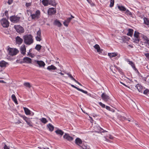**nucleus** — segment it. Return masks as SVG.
<instances>
[{
    "label": "nucleus",
    "mask_w": 149,
    "mask_h": 149,
    "mask_svg": "<svg viewBox=\"0 0 149 149\" xmlns=\"http://www.w3.org/2000/svg\"><path fill=\"white\" fill-rule=\"evenodd\" d=\"M24 109L25 114L26 115H30L31 114V111L26 107H24Z\"/></svg>",
    "instance_id": "nucleus-30"
},
{
    "label": "nucleus",
    "mask_w": 149,
    "mask_h": 149,
    "mask_svg": "<svg viewBox=\"0 0 149 149\" xmlns=\"http://www.w3.org/2000/svg\"><path fill=\"white\" fill-rule=\"evenodd\" d=\"M39 149H46L45 148H44V147H38Z\"/></svg>",
    "instance_id": "nucleus-64"
},
{
    "label": "nucleus",
    "mask_w": 149,
    "mask_h": 149,
    "mask_svg": "<svg viewBox=\"0 0 149 149\" xmlns=\"http://www.w3.org/2000/svg\"><path fill=\"white\" fill-rule=\"evenodd\" d=\"M56 69V68L52 65L50 66H48L47 68V69L49 71H51L52 70H55Z\"/></svg>",
    "instance_id": "nucleus-25"
},
{
    "label": "nucleus",
    "mask_w": 149,
    "mask_h": 149,
    "mask_svg": "<svg viewBox=\"0 0 149 149\" xmlns=\"http://www.w3.org/2000/svg\"><path fill=\"white\" fill-rule=\"evenodd\" d=\"M125 14L127 16H129L130 17H132V13L128 9L126 10L125 12Z\"/></svg>",
    "instance_id": "nucleus-32"
},
{
    "label": "nucleus",
    "mask_w": 149,
    "mask_h": 149,
    "mask_svg": "<svg viewBox=\"0 0 149 149\" xmlns=\"http://www.w3.org/2000/svg\"><path fill=\"white\" fill-rule=\"evenodd\" d=\"M79 147L81 148H82V149H87V146L84 145L82 146H79Z\"/></svg>",
    "instance_id": "nucleus-49"
},
{
    "label": "nucleus",
    "mask_w": 149,
    "mask_h": 149,
    "mask_svg": "<svg viewBox=\"0 0 149 149\" xmlns=\"http://www.w3.org/2000/svg\"><path fill=\"white\" fill-rule=\"evenodd\" d=\"M102 99L105 102H107L110 99L109 97L105 93H103L101 96Z\"/></svg>",
    "instance_id": "nucleus-10"
},
{
    "label": "nucleus",
    "mask_w": 149,
    "mask_h": 149,
    "mask_svg": "<svg viewBox=\"0 0 149 149\" xmlns=\"http://www.w3.org/2000/svg\"><path fill=\"white\" fill-rule=\"evenodd\" d=\"M41 36H37L36 37V40L37 41H40L42 40V38H41Z\"/></svg>",
    "instance_id": "nucleus-43"
},
{
    "label": "nucleus",
    "mask_w": 149,
    "mask_h": 149,
    "mask_svg": "<svg viewBox=\"0 0 149 149\" xmlns=\"http://www.w3.org/2000/svg\"><path fill=\"white\" fill-rule=\"evenodd\" d=\"M8 63L4 61H0V66L1 68L6 67V65Z\"/></svg>",
    "instance_id": "nucleus-23"
},
{
    "label": "nucleus",
    "mask_w": 149,
    "mask_h": 149,
    "mask_svg": "<svg viewBox=\"0 0 149 149\" xmlns=\"http://www.w3.org/2000/svg\"><path fill=\"white\" fill-rule=\"evenodd\" d=\"M114 0H110V7H113L114 6Z\"/></svg>",
    "instance_id": "nucleus-42"
},
{
    "label": "nucleus",
    "mask_w": 149,
    "mask_h": 149,
    "mask_svg": "<svg viewBox=\"0 0 149 149\" xmlns=\"http://www.w3.org/2000/svg\"><path fill=\"white\" fill-rule=\"evenodd\" d=\"M119 10L122 11H125L126 10V8L123 6H117Z\"/></svg>",
    "instance_id": "nucleus-27"
},
{
    "label": "nucleus",
    "mask_w": 149,
    "mask_h": 149,
    "mask_svg": "<svg viewBox=\"0 0 149 149\" xmlns=\"http://www.w3.org/2000/svg\"><path fill=\"white\" fill-rule=\"evenodd\" d=\"M31 3H26L25 4V6L27 7H29V6H31Z\"/></svg>",
    "instance_id": "nucleus-53"
},
{
    "label": "nucleus",
    "mask_w": 149,
    "mask_h": 149,
    "mask_svg": "<svg viewBox=\"0 0 149 149\" xmlns=\"http://www.w3.org/2000/svg\"><path fill=\"white\" fill-rule=\"evenodd\" d=\"M56 134L61 137L63 134L64 132L62 130L58 129L55 131Z\"/></svg>",
    "instance_id": "nucleus-18"
},
{
    "label": "nucleus",
    "mask_w": 149,
    "mask_h": 149,
    "mask_svg": "<svg viewBox=\"0 0 149 149\" xmlns=\"http://www.w3.org/2000/svg\"><path fill=\"white\" fill-rule=\"evenodd\" d=\"M143 19L144 24L146 25H148L149 24V20L148 19L144 17L143 18Z\"/></svg>",
    "instance_id": "nucleus-36"
},
{
    "label": "nucleus",
    "mask_w": 149,
    "mask_h": 149,
    "mask_svg": "<svg viewBox=\"0 0 149 149\" xmlns=\"http://www.w3.org/2000/svg\"><path fill=\"white\" fill-rule=\"evenodd\" d=\"M53 24L54 25L57 26L58 27H60L62 26V24L57 19H56L53 22Z\"/></svg>",
    "instance_id": "nucleus-19"
},
{
    "label": "nucleus",
    "mask_w": 149,
    "mask_h": 149,
    "mask_svg": "<svg viewBox=\"0 0 149 149\" xmlns=\"http://www.w3.org/2000/svg\"><path fill=\"white\" fill-rule=\"evenodd\" d=\"M109 111H111L113 112H114L115 111V110L114 109H111V110H109Z\"/></svg>",
    "instance_id": "nucleus-62"
},
{
    "label": "nucleus",
    "mask_w": 149,
    "mask_h": 149,
    "mask_svg": "<svg viewBox=\"0 0 149 149\" xmlns=\"http://www.w3.org/2000/svg\"><path fill=\"white\" fill-rule=\"evenodd\" d=\"M140 34V33L136 31H135L134 34V36L135 38H136L135 39H134L133 42H134L138 43L140 40L139 34Z\"/></svg>",
    "instance_id": "nucleus-6"
},
{
    "label": "nucleus",
    "mask_w": 149,
    "mask_h": 149,
    "mask_svg": "<svg viewBox=\"0 0 149 149\" xmlns=\"http://www.w3.org/2000/svg\"><path fill=\"white\" fill-rule=\"evenodd\" d=\"M13 0H8L7 3L9 5H10L13 3Z\"/></svg>",
    "instance_id": "nucleus-54"
},
{
    "label": "nucleus",
    "mask_w": 149,
    "mask_h": 149,
    "mask_svg": "<svg viewBox=\"0 0 149 149\" xmlns=\"http://www.w3.org/2000/svg\"><path fill=\"white\" fill-rule=\"evenodd\" d=\"M21 53L23 55H24L26 54V48L25 45H22L20 48Z\"/></svg>",
    "instance_id": "nucleus-13"
},
{
    "label": "nucleus",
    "mask_w": 149,
    "mask_h": 149,
    "mask_svg": "<svg viewBox=\"0 0 149 149\" xmlns=\"http://www.w3.org/2000/svg\"><path fill=\"white\" fill-rule=\"evenodd\" d=\"M128 62L129 64L132 67H134V66L135 65L134 64L132 61H128Z\"/></svg>",
    "instance_id": "nucleus-46"
},
{
    "label": "nucleus",
    "mask_w": 149,
    "mask_h": 149,
    "mask_svg": "<svg viewBox=\"0 0 149 149\" xmlns=\"http://www.w3.org/2000/svg\"><path fill=\"white\" fill-rule=\"evenodd\" d=\"M70 85L72 87L77 89L79 91H80L85 94H87L88 95H89V94L88 93L87 91H84L82 89H81L75 86H74V85H73V84H70Z\"/></svg>",
    "instance_id": "nucleus-12"
},
{
    "label": "nucleus",
    "mask_w": 149,
    "mask_h": 149,
    "mask_svg": "<svg viewBox=\"0 0 149 149\" xmlns=\"http://www.w3.org/2000/svg\"><path fill=\"white\" fill-rule=\"evenodd\" d=\"M40 121L42 123L44 124H45L48 121L47 120L46 118H42L40 119Z\"/></svg>",
    "instance_id": "nucleus-39"
},
{
    "label": "nucleus",
    "mask_w": 149,
    "mask_h": 149,
    "mask_svg": "<svg viewBox=\"0 0 149 149\" xmlns=\"http://www.w3.org/2000/svg\"><path fill=\"white\" fill-rule=\"evenodd\" d=\"M65 73L67 74L69 76V77L72 80L74 81L75 80V79L74 78L72 75L69 73H67L65 72Z\"/></svg>",
    "instance_id": "nucleus-38"
},
{
    "label": "nucleus",
    "mask_w": 149,
    "mask_h": 149,
    "mask_svg": "<svg viewBox=\"0 0 149 149\" xmlns=\"http://www.w3.org/2000/svg\"><path fill=\"white\" fill-rule=\"evenodd\" d=\"M20 19V17H17V15H15L10 16V20L12 22L16 23L19 22Z\"/></svg>",
    "instance_id": "nucleus-5"
},
{
    "label": "nucleus",
    "mask_w": 149,
    "mask_h": 149,
    "mask_svg": "<svg viewBox=\"0 0 149 149\" xmlns=\"http://www.w3.org/2000/svg\"><path fill=\"white\" fill-rule=\"evenodd\" d=\"M33 36L31 34H26L23 36L24 42L26 45H30L33 42Z\"/></svg>",
    "instance_id": "nucleus-1"
},
{
    "label": "nucleus",
    "mask_w": 149,
    "mask_h": 149,
    "mask_svg": "<svg viewBox=\"0 0 149 149\" xmlns=\"http://www.w3.org/2000/svg\"><path fill=\"white\" fill-rule=\"evenodd\" d=\"M130 39V38L127 36H123L122 37V39L123 41L125 42H126L127 41L129 40Z\"/></svg>",
    "instance_id": "nucleus-33"
},
{
    "label": "nucleus",
    "mask_w": 149,
    "mask_h": 149,
    "mask_svg": "<svg viewBox=\"0 0 149 149\" xmlns=\"http://www.w3.org/2000/svg\"><path fill=\"white\" fill-rule=\"evenodd\" d=\"M144 43L146 44V46H147V45H148L147 47L149 48V39H147L144 42Z\"/></svg>",
    "instance_id": "nucleus-45"
},
{
    "label": "nucleus",
    "mask_w": 149,
    "mask_h": 149,
    "mask_svg": "<svg viewBox=\"0 0 149 149\" xmlns=\"http://www.w3.org/2000/svg\"><path fill=\"white\" fill-rule=\"evenodd\" d=\"M35 62L39 65V67H44L45 64V63L42 61H35Z\"/></svg>",
    "instance_id": "nucleus-15"
},
{
    "label": "nucleus",
    "mask_w": 149,
    "mask_h": 149,
    "mask_svg": "<svg viewBox=\"0 0 149 149\" xmlns=\"http://www.w3.org/2000/svg\"><path fill=\"white\" fill-rule=\"evenodd\" d=\"M106 108L109 111L111 110V108L108 106H106Z\"/></svg>",
    "instance_id": "nucleus-57"
},
{
    "label": "nucleus",
    "mask_w": 149,
    "mask_h": 149,
    "mask_svg": "<svg viewBox=\"0 0 149 149\" xmlns=\"http://www.w3.org/2000/svg\"><path fill=\"white\" fill-rule=\"evenodd\" d=\"M2 26L4 28H8L9 25V22L5 18H3L0 21Z\"/></svg>",
    "instance_id": "nucleus-3"
},
{
    "label": "nucleus",
    "mask_w": 149,
    "mask_h": 149,
    "mask_svg": "<svg viewBox=\"0 0 149 149\" xmlns=\"http://www.w3.org/2000/svg\"><path fill=\"white\" fill-rule=\"evenodd\" d=\"M82 140L79 138H77L75 140V143L78 145L79 147L80 145L82 144Z\"/></svg>",
    "instance_id": "nucleus-17"
},
{
    "label": "nucleus",
    "mask_w": 149,
    "mask_h": 149,
    "mask_svg": "<svg viewBox=\"0 0 149 149\" xmlns=\"http://www.w3.org/2000/svg\"><path fill=\"white\" fill-rule=\"evenodd\" d=\"M71 20V18L69 17L65 21L63 22V24L64 26L66 27H68V25L69 23L70 22Z\"/></svg>",
    "instance_id": "nucleus-20"
},
{
    "label": "nucleus",
    "mask_w": 149,
    "mask_h": 149,
    "mask_svg": "<svg viewBox=\"0 0 149 149\" xmlns=\"http://www.w3.org/2000/svg\"><path fill=\"white\" fill-rule=\"evenodd\" d=\"M34 15L37 17V19H38L40 17V12L39 10H37Z\"/></svg>",
    "instance_id": "nucleus-26"
},
{
    "label": "nucleus",
    "mask_w": 149,
    "mask_h": 149,
    "mask_svg": "<svg viewBox=\"0 0 149 149\" xmlns=\"http://www.w3.org/2000/svg\"><path fill=\"white\" fill-rule=\"evenodd\" d=\"M24 85L26 87L30 88L31 86L30 85V83L29 82H25L24 84Z\"/></svg>",
    "instance_id": "nucleus-40"
},
{
    "label": "nucleus",
    "mask_w": 149,
    "mask_h": 149,
    "mask_svg": "<svg viewBox=\"0 0 149 149\" xmlns=\"http://www.w3.org/2000/svg\"><path fill=\"white\" fill-rule=\"evenodd\" d=\"M47 127L49 129V131H52L54 129V127L51 124L49 123L47 125Z\"/></svg>",
    "instance_id": "nucleus-29"
},
{
    "label": "nucleus",
    "mask_w": 149,
    "mask_h": 149,
    "mask_svg": "<svg viewBox=\"0 0 149 149\" xmlns=\"http://www.w3.org/2000/svg\"><path fill=\"white\" fill-rule=\"evenodd\" d=\"M132 68L135 71H136L137 70V69L136 68L135 65L134 66V67H132Z\"/></svg>",
    "instance_id": "nucleus-63"
},
{
    "label": "nucleus",
    "mask_w": 149,
    "mask_h": 149,
    "mask_svg": "<svg viewBox=\"0 0 149 149\" xmlns=\"http://www.w3.org/2000/svg\"><path fill=\"white\" fill-rule=\"evenodd\" d=\"M99 104L102 107L104 108L105 107V105L103 104L102 102H99Z\"/></svg>",
    "instance_id": "nucleus-48"
},
{
    "label": "nucleus",
    "mask_w": 149,
    "mask_h": 149,
    "mask_svg": "<svg viewBox=\"0 0 149 149\" xmlns=\"http://www.w3.org/2000/svg\"><path fill=\"white\" fill-rule=\"evenodd\" d=\"M37 36H41V31L40 29L37 32Z\"/></svg>",
    "instance_id": "nucleus-47"
},
{
    "label": "nucleus",
    "mask_w": 149,
    "mask_h": 149,
    "mask_svg": "<svg viewBox=\"0 0 149 149\" xmlns=\"http://www.w3.org/2000/svg\"><path fill=\"white\" fill-rule=\"evenodd\" d=\"M117 69L118 70L119 72H122V70L120 68H117Z\"/></svg>",
    "instance_id": "nucleus-61"
},
{
    "label": "nucleus",
    "mask_w": 149,
    "mask_h": 149,
    "mask_svg": "<svg viewBox=\"0 0 149 149\" xmlns=\"http://www.w3.org/2000/svg\"><path fill=\"white\" fill-rule=\"evenodd\" d=\"M30 55H29V56L31 57L32 58H33L34 57L35 55L34 54H32V53H30Z\"/></svg>",
    "instance_id": "nucleus-56"
},
{
    "label": "nucleus",
    "mask_w": 149,
    "mask_h": 149,
    "mask_svg": "<svg viewBox=\"0 0 149 149\" xmlns=\"http://www.w3.org/2000/svg\"><path fill=\"white\" fill-rule=\"evenodd\" d=\"M49 0H42V3L45 6H47L48 5Z\"/></svg>",
    "instance_id": "nucleus-34"
},
{
    "label": "nucleus",
    "mask_w": 149,
    "mask_h": 149,
    "mask_svg": "<svg viewBox=\"0 0 149 149\" xmlns=\"http://www.w3.org/2000/svg\"><path fill=\"white\" fill-rule=\"evenodd\" d=\"M12 99L14 102L17 104H18L17 101V100L16 97L14 94H13L11 96Z\"/></svg>",
    "instance_id": "nucleus-31"
},
{
    "label": "nucleus",
    "mask_w": 149,
    "mask_h": 149,
    "mask_svg": "<svg viewBox=\"0 0 149 149\" xmlns=\"http://www.w3.org/2000/svg\"><path fill=\"white\" fill-rule=\"evenodd\" d=\"M135 87L138 89V91L142 93V86L140 84H138L135 86Z\"/></svg>",
    "instance_id": "nucleus-21"
},
{
    "label": "nucleus",
    "mask_w": 149,
    "mask_h": 149,
    "mask_svg": "<svg viewBox=\"0 0 149 149\" xmlns=\"http://www.w3.org/2000/svg\"><path fill=\"white\" fill-rule=\"evenodd\" d=\"M74 81L76 83H77L79 85H80V86H82V85L80 83H79L78 81H77L75 79V80Z\"/></svg>",
    "instance_id": "nucleus-59"
},
{
    "label": "nucleus",
    "mask_w": 149,
    "mask_h": 149,
    "mask_svg": "<svg viewBox=\"0 0 149 149\" xmlns=\"http://www.w3.org/2000/svg\"><path fill=\"white\" fill-rule=\"evenodd\" d=\"M19 116L21 117L26 122L28 125L30 127H33V125L31 124V122L30 121L29 118H28L27 117L24 115L19 114Z\"/></svg>",
    "instance_id": "nucleus-7"
},
{
    "label": "nucleus",
    "mask_w": 149,
    "mask_h": 149,
    "mask_svg": "<svg viewBox=\"0 0 149 149\" xmlns=\"http://www.w3.org/2000/svg\"><path fill=\"white\" fill-rule=\"evenodd\" d=\"M143 39L144 42L146 41L147 39H149L146 36H144L143 37Z\"/></svg>",
    "instance_id": "nucleus-52"
},
{
    "label": "nucleus",
    "mask_w": 149,
    "mask_h": 149,
    "mask_svg": "<svg viewBox=\"0 0 149 149\" xmlns=\"http://www.w3.org/2000/svg\"><path fill=\"white\" fill-rule=\"evenodd\" d=\"M48 5L56 7L57 3H56L55 0H49Z\"/></svg>",
    "instance_id": "nucleus-22"
},
{
    "label": "nucleus",
    "mask_w": 149,
    "mask_h": 149,
    "mask_svg": "<svg viewBox=\"0 0 149 149\" xmlns=\"http://www.w3.org/2000/svg\"><path fill=\"white\" fill-rule=\"evenodd\" d=\"M31 18L32 19H37V17L34 14H31L30 15Z\"/></svg>",
    "instance_id": "nucleus-44"
},
{
    "label": "nucleus",
    "mask_w": 149,
    "mask_h": 149,
    "mask_svg": "<svg viewBox=\"0 0 149 149\" xmlns=\"http://www.w3.org/2000/svg\"><path fill=\"white\" fill-rule=\"evenodd\" d=\"M63 138L64 139L70 141H72L73 140V138L70 136L69 134L68 133H65L63 136Z\"/></svg>",
    "instance_id": "nucleus-9"
},
{
    "label": "nucleus",
    "mask_w": 149,
    "mask_h": 149,
    "mask_svg": "<svg viewBox=\"0 0 149 149\" xmlns=\"http://www.w3.org/2000/svg\"><path fill=\"white\" fill-rule=\"evenodd\" d=\"M118 118L120 120H124L126 119V118L124 116H123L121 115H118Z\"/></svg>",
    "instance_id": "nucleus-37"
},
{
    "label": "nucleus",
    "mask_w": 149,
    "mask_h": 149,
    "mask_svg": "<svg viewBox=\"0 0 149 149\" xmlns=\"http://www.w3.org/2000/svg\"><path fill=\"white\" fill-rule=\"evenodd\" d=\"M148 91H149V90L148 89H146L143 92V93L145 95H147L148 93Z\"/></svg>",
    "instance_id": "nucleus-50"
},
{
    "label": "nucleus",
    "mask_w": 149,
    "mask_h": 149,
    "mask_svg": "<svg viewBox=\"0 0 149 149\" xmlns=\"http://www.w3.org/2000/svg\"><path fill=\"white\" fill-rule=\"evenodd\" d=\"M14 27L16 31L19 34L23 33L24 32V28L20 25H15Z\"/></svg>",
    "instance_id": "nucleus-4"
},
{
    "label": "nucleus",
    "mask_w": 149,
    "mask_h": 149,
    "mask_svg": "<svg viewBox=\"0 0 149 149\" xmlns=\"http://www.w3.org/2000/svg\"><path fill=\"white\" fill-rule=\"evenodd\" d=\"M117 55L118 54L117 53H109L108 54V56H109L111 58L117 56Z\"/></svg>",
    "instance_id": "nucleus-28"
},
{
    "label": "nucleus",
    "mask_w": 149,
    "mask_h": 149,
    "mask_svg": "<svg viewBox=\"0 0 149 149\" xmlns=\"http://www.w3.org/2000/svg\"><path fill=\"white\" fill-rule=\"evenodd\" d=\"M5 16L8 19L9 17L8 16V11L7 10H6L5 12Z\"/></svg>",
    "instance_id": "nucleus-51"
},
{
    "label": "nucleus",
    "mask_w": 149,
    "mask_h": 149,
    "mask_svg": "<svg viewBox=\"0 0 149 149\" xmlns=\"http://www.w3.org/2000/svg\"><path fill=\"white\" fill-rule=\"evenodd\" d=\"M4 149H9V148L5 144L4 147Z\"/></svg>",
    "instance_id": "nucleus-58"
},
{
    "label": "nucleus",
    "mask_w": 149,
    "mask_h": 149,
    "mask_svg": "<svg viewBox=\"0 0 149 149\" xmlns=\"http://www.w3.org/2000/svg\"><path fill=\"white\" fill-rule=\"evenodd\" d=\"M22 123V122H21V121L18 120V121H17V122L15 123V124H19L20 123Z\"/></svg>",
    "instance_id": "nucleus-60"
},
{
    "label": "nucleus",
    "mask_w": 149,
    "mask_h": 149,
    "mask_svg": "<svg viewBox=\"0 0 149 149\" xmlns=\"http://www.w3.org/2000/svg\"><path fill=\"white\" fill-rule=\"evenodd\" d=\"M134 32V30L132 29H128V32L127 33V35L128 36L132 37Z\"/></svg>",
    "instance_id": "nucleus-24"
},
{
    "label": "nucleus",
    "mask_w": 149,
    "mask_h": 149,
    "mask_svg": "<svg viewBox=\"0 0 149 149\" xmlns=\"http://www.w3.org/2000/svg\"><path fill=\"white\" fill-rule=\"evenodd\" d=\"M56 13L55 8H49L47 10V14L49 15H55Z\"/></svg>",
    "instance_id": "nucleus-8"
},
{
    "label": "nucleus",
    "mask_w": 149,
    "mask_h": 149,
    "mask_svg": "<svg viewBox=\"0 0 149 149\" xmlns=\"http://www.w3.org/2000/svg\"><path fill=\"white\" fill-rule=\"evenodd\" d=\"M42 46L39 44H37L36 45L35 49L37 51H39L41 49Z\"/></svg>",
    "instance_id": "nucleus-35"
},
{
    "label": "nucleus",
    "mask_w": 149,
    "mask_h": 149,
    "mask_svg": "<svg viewBox=\"0 0 149 149\" xmlns=\"http://www.w3.org/2000/svg\"><path fill=\"white\" fill-rule=\"evenodd\" d=\"M98 130H99V132H106L107 131L106 130H104L103 129L99 127L98 128Z\"/></svg>",
    "instance_id": "nucleus-41"
},
{
    "label": "nucleus",
    "mask_w": 149,
    "mask_h": 149,
    "mask_svg": "<svg viewBox=\"0 0 149 149\" xmlns=\"http://www.w3.org/2000/svg\"><path fill=\"white\" fill-rule=\"evenodd\" d=\"M94 47L97 50V52L99 53V54L101 53L103 50L101 49L99 45L96 44L94 46Z\"/></svg>",
    "instance_id": "nucleus-16"
},
{
    "label": "nucleus",
    "mask_w": 149,
    "mask_h": 149,
    "mask_svg": "<svg viewBox=\"0 0 149 149\" xmlns=\"http://www.w3.org/2000/svg\"><path fill=\"white\" fill-rule=\"evenodd\" d=\"M23 61H22L20 62V63H31L32 60L31 59L28 57H25L24 58Z\"/></svg>",
    "instance_id": "nucleus-11"
},
{
    "label": "nucleus",
    "mask_w": 149,
    "mask_h": 149,
    "mask_svg": "<svg viewBox=\"0 0 149 149\" xmlns=\"http://www.w3.org/2000/svg\"><path fill=\"white\" fill-rule=\"evenodd\" d=\"M7 51L8 52V54L11 56L15 55L19 52V50L17 49L10 47L8 49Z\"/></svg>",
    "instance_id": "nucleus-2"
},
{
    "label": "nucleus",
    "mask_w": 149,
    "mask_h": 149,
    "mask_svg": "<svg viewBox=\"0 0 149 149\" xmlns=\"http://www.w3.org/2000/svg\"><path fill=\"white\" fill-rule=\"evenodd\" d=\"M15 40L16 42L19 45L21 44L23 42V39L19 36H17L16 37Z\"/></svg>",
    "instance_id": "nucleus-14"
},
{
    "label": "nucleus",
    "mask_w": 149,
    "mask_h": 149,
    "mask_svg": "<svg viewBox=\"0 0 149 149\" xmlns=\"http://www.w3.org/2000/svg\"><path fill=\"white\" fill-rule=\"evenodd\" d=\"M145 55L147 58L149 59V53L145 54Z\"/></svg>",
    "instance_id": "nucleus-55"
}]
</instances>
